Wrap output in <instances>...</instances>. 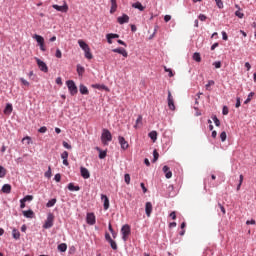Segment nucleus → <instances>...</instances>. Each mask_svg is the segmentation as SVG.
<instances>
[{
  "label": "nucleus",
  "mask_w": 256,
  "mask_h": 256,
  "mask_svg": "<svg viewBox=\"0 0 256 256\" xmlns=\"http://www.w3.org/2000/svg\"><path fill=\"white\" fill-rule=\"evenodd\" d=\"M220 139L224 143V141H227V132L223 131L220 134Z\"/></svg>",
  "instance_id": "obj_38"
},
{
  "label": "nucleus",
  "mask_w": 256,
  "mask_h": 256,
  "mask_svg": "<svg viewBox=\"0 0 256 256\" xmlns=\"http://www.w3.org/2000/svg\"><path fill=\"white\" fill-rule=\"evenodd\" d=\"M213 85H215V81H213V80H209L208 81V83L206 84V89H207V91H209V87H211V86H213Z\"/></svg>",
  "instance_id": "obj_45"
},
{
  "label": "nucleus",
  "mask_w": 256,
  "mask_h": 256,
  "mask_svg": "<svg viewBox=\"0 0 256 256\" xmlns=\"http://www.w3.org/2000/svg\"><path fill=\"white\" fill-rule=\"evenodd\" d=\"M79 91L81 93V95H89V89H87V86L81 84Z\"/></svg>",
  "instance_id": "obj_22"
},
{
  "label": "nucleus",
  "mask_w": 256,
  "mask_h": 256,
  "mask_svg": "<svg viewBox=\"0 0 256 256\" xmlns=\"http://www.w3.org/2000/svg\"><path fill=\"white\" fill-rule=\"evenodd\" d=\"M7 175V170L3 166H0V178L5 177Z\"/></svg>",
  "instance_id": "obj_36"
},
{
  "label": "nucleus",
  "mask_w": 256,
  "mask_h": 256,
  "mask_svg": "<svg viewBox=\"0 0 256 256\" xmlns=\"http://www.w3.org/2000/svg\"><path fill=\"white\" fill-rule=\"evenodd\" d=\"M118 141H119L120 147L123 151H127V149H129V142H127V140H125V137L119 136Z\"/></svg>",
  "instance_id": "obj_9"
},
{
  "label": "nucleus",
  "mask_w": 256,
  "mask_h": 256,
  "mask_svg": "<svg viewBox=\"0 0 256 256\" xmlns=\"http://www.w3.org/2000/svg\"><path fill=\"white\" fill-rule=\"evenodd\" d=\"M170 217L175 221V219H177V214L175 213V211L170 213Z\"/></svg>",
  "instance_id": "obj_61"
},
{
  "label": "nucleus",
  "mask_w": 256,
  "mask_h": 256,
  "mask_svg": "<svg viewBox=\"0 0 256 256\" xmlns=\"http://www.w3.org/2000/svg\"><path fill=\"white\" fill-rule=\"evenodd\" d=\"M38 131H39V133H47V127L42 126V127L39 128Z\"/></svg>",
  "instance_id": "obj_53"
},
{
  "label": "nucleus",
  "mask_w": 256,
  "mask_h": 256,
  "mask_svg": "<svg viewBox=\"0 0 256 256\" xmlns=\"http://www.w3.org/2000/svg\"><path fill=\"white\" fill-rule=\"evenodd\" d=\"M163 173H165L166 179H171L173 177V172H171V169L169 166H164L162 169Z\"/></svg>",
  "instance_id": "obj_15"
},
{
  "label": "nucleus",
  "mask_w": 256,
  "mask_h": 256,
  "mask_svg": "<svg viewBox=\"0 0 256 256\" xmlns=\"http://www.w3.org/2000/svg\"><path fill=\"white\" fill-rule=\"evenodd\" d=\"M52 7L53 9H55L56 11H59L60 13H67V11H69V5H67V2H64L62 6L53 4Z\"/></svg>",
  "instance_id": "obj_7"
},
{
  "label": "nucleus",
  "mask_w": 256,
  "mask_h": 256,
  "mask_svg": "<svg viewBox=\"0 0 256 256\" xmlns=\"http://www.w3.org/2000/svg\"><path fill=\"white\" fill-rule=\"evenodd\" d=\"M51 167H48V171L45 172L44 177H46L47 179H51Z\"/></svg>",
  "instance_id": "obj_42"
},
{
  "label": "nucleus",
  "mask_w": 256,
  "mask_h": 256,
  "mask_svg": "<svg viewBox=\"0 0 256 256\" xmlns=\"http://www.w3.org/2000/svg\"><path fill=\"white\" fill-rule=\"evenodd\" d=\"M115 11H117V0H111L110 13L113 14Z\"/></svg>",
  "instance_id": "obj_24"
},
{
  "label": "nucleus",
  "mask_w": 256,
  "mask_h": 256,
  "mask_svg": "<svg viewBox=\"0 0 256 256\" xmlns=\"http://www.w3.org/2000/svg\"><path fill=\"white\" fill-rule=\"evenodd\" d=\"M164 71H165L166 73H169V74H168L169 77H173V76H174L173 70H171V68H167V66H164Z\"/></svg>",
  "instance_id": "obj_39"
},
{
  "label": "nucleus",
  "mask_w": 256,
  "mask_h": 256,
  "mask_svg": "<svg viewBox=\"0 0 256 256\" xmlns=\"http://www.w3.org/2000/svg\"><path fill=\"white\" fill-rule=\"evenodd\" d=\"M101 199L102 201H104V210L107 211V209H109V198L107 197V195L102 194Z\"/></svg>",
  "instance_id": "obj_17"
},
{
  "label": "nucleus",
  "mask_w": 256,
  "mask_h": 256,
  "mask_svg": "<svg viewBox=\"0 0 256 256\" xmlns=\"http://www.w3.org/2000/svg\"><path fill=\"white\" fill-rule=\"evenodd\" d=\"M13 113V105L12 104H7L5 109H4V114L5 115H11Z\"/></svg>",
  "instance_id": "obj_19"
},
{
  "label": "nucleus",
  "mask_w": 256,
  "mask_h": 256,
  "mask_svg": "<svg viewBox=\"0 0 256 256\" xmlns=\"http://www.w3.org/2000/svg\"><path fill=\"white\" fill-rule=\"evenodd\" d=\"M105 239H106V241H108V243L113 240V239L111 238V235H109V233H106V234H105Z\"/></svg>",
  "instance_id": "obj_60"
},
{
  "label": "nucleus",
  "mask_w": 256,
  "mask_h": 256,
  "mask_svg": "<svg viewBox=\"0 0 256 256\" xmlns=\"http://www.w3.org/2000/svg\"><path fill=\"white\" fill-rule=\"evenodd\" d=\"M253 97H255V92H250L247 99L244 101L245 105H247V103H251V99H253Z\"/></svg>",
  "instance_id": "obj_32"
},
{
  "label": "nucleus",
  "mask_w": 256,
  "mask_h": 256,
  "mask_svg": "<svg viewBox=\"0 0 256 256\" xmlns=\"http://www.w3.org/2000/svg\"><path fill=\"white\" fill-rule=\"evenodd\" d=\"M235 15H236V17H239V19H243V17H245V14H243V12H241L239 10H237L235 12Z\"/></svg>",
  "instance_id": "obj_44"
},
{
  "label": "nucleus",
  "mask_w": 256,
  "mask_h": 256,
  "mask_svg": "<svg viewBox=\"0 0 256 256\" xmlns=\"http://www.w3.org/2000/svg\"><path fill=\"white\" fill-rule=\"evenodd\" d=\"M121 233L123 241H127V239H129V236L131 235V226H129V224H125L124 226H122Z\"/></svg>",
  "instance_id": "obj_5"
},
{
  "label": "nucleus",
  "mask_w": 256,
  "mask_h": 256,
  "mask_svg": "<svg viewBox=\"0 0 256 256\" xmlns=\"http://www.w3.org/2000/svg\"><path fill=\"white\" fill-rule=\"evenodd\" d=\"M192 58L196 63H201V54H199V52L194 53Z\"/></svg>",
  "instance_id": "obj_28"
},
{
  "label": "nucleus",
  "mask_w": 256,
  "mask_h": 256,
  "mask_svg": "<svg viewBox=\"0 0 256 256\" xmlns=\"http://www.w3.org/2000/svg\"><path fill=\"white\" fill-rule=\"evenodd\" d=\"M215 3L219 9H223V1L222 0H215Z\"/></svg>",
  "instance_id": "obj_47"
},
{
  "label": "nucleus",
  "mask_w": 256,
  "mask_h": 256,
  "mask_svg": "<svg viewBox=\"0 0 256 256\" xmlns=\"http://www.w3.org/2000/svg\"><path fill=\"white\" fill-rule=\"evenodd\" d=\"M22 213L24 217H26V219H33V217H35V213L33 212V210L23 211Z\"/></svg>",
  "instance_id": "obj_18"
},
{
  "label": "nucleus",
  "mask_w": 256,
  "mask_h": 256,
  "mask_svg": "<svg viewBox=\"0 0 256 256\" xmlns=\"http://www.w3.org/2000/svg\"><path fill=\"white\" fill-rule=\"evenodd\" d=\"M54 222H55V215H53V213H49L43 225V229H51V227H53Z\"/></svg>",
  "instance_id": "obj_4"
},
{
  "label": "nucleus",
  "mask_w": 256,
  "mask_h": 256,
  "mask_svg": "<svg viewBox=\"0 0 256 256\" xmlns=\"http://www.w3.org/2000/svg\"><path fill=\"white\" fill-rule=\"evenodd\" d=\"M112 51L113 53H119V55H123L124 57H129L127 50H125L124 48H115Z\"/></svg>",
  "instance_id": "obj_16"
},
{
  "label": "nucleus",
  "mask_w": 256,
  "mask_h": 256,
  "mask_svg": "<svg viewBox=\"0 0 256 256\" xmlns=\"http://www.w3.org/2000/svg\"><path fill=\"white\" fill-rule=\"evenodd\" d=\"M80 173L83 179H89V177H91V173L89 172V170L83 166L80 167Z\"/></svg>",
  "instance_id": "obj_12"
},
{
  "label": "nucleus",
  "mask_w": 256,
  "mask_h": 256,
  "mask_svg": "<svg viewBox=\"0 0 256 256\" xmlns=\"http://www.w3.org/2000/svg\"><path fill=\"white\" fill-rule=\"evenodd\" d=\"M145 211L147 217H151V213H153V204H151V202H146Z\"/></svg>",
  "instance_id": "obj_14"
},
{
  "label": "nucleus",
  "mask_w": 256,
  "mask_h": 256,
  "mask_svg": "<svg viewBox=\"0 0 256 256\" xmlns=\"http://www.w3.org/2000/svg\"><path fill=\"white\" fill-rule=\"evenodd\" d=\"M56 84L63 85V80L61 79V77L56 78Z\"/></svg>",
  "instance_id": "obj_58"
},
{
  "label": "nucleus",
  "mask_w": 256,
  "mask_h": 256,
  "mask_svg": "<svg viewBox=\"0 0 256 256\" xmlns=\"http://www.w3.org/2000/svg\"><path fill=\"white\" fill-rule=\"evenodd\" d=\"M62 145H63V147H65V149H72L71 144H69L65 141L62 143Z\"/></svg>",
  "instance_id": "obj_54"
},
{
  "label": "nucleus",
  "mask_w": 256,
  "mask_h": 256,
  "mask_svg": "<svg viewBox=\"0 0 256 256\" xmlns=\"http://www.w3.org/2000/svg\"><path fill=\"white\" fill-rule=\"evenodd\" d=\"M20 81L22 85H24L25 87H29L30 83L29 81L25 80V78H20Z\"/></svg>",
  "instance_id": "obj_46"
},
{
  "label": "nucleus",
  "mask_w": 256,
  "mask_h": 256,
  "mask_svg": "<svg viewBox=\"0 0 256 256\" xmlns=\"http://www.w3.org/2000/svg\"><path fill=\"white\" fill-rule=\"evenodd\" d=\"M101 141L103 145H109V142L113 141V135H111V132L108 129H103Z\"/></svg>",
  "instance_id": "obj_2"
},
{
  "label": "nucleus",
  "mask_w": 256,
  "mask_h": 256,
  "mask_svg": "<svg viewBox=\"0 0 256 256\" xmlns=\"http://www.w3.org/2000/svg\"><path fill=\"white\" fill-rule=\"evenodd\" d=\"M117 22L120 25H123L125 23H129V16L127 14H123L122 16L117 18Z\"/></svg>",
  "instance_id": "obj_13"
},
{
  "label": "nucleus",
  "mask_w": 256,
  "mask_h": 256,
  "mask_svg": "<svg viewBox=\"0 0 256 256\" xmlns=\"http://www.w3.org/2000/svg\"><path fill=\"white\" fill-rule=\"evenodd\" d=\"M96 151L99 152V159H105L107 157V150H101V148L96 147Z\"/></svg>",
  "instance_id": "obj_20"
},
{
  "label": "nucleus",
  "mask_w": 256,
  "mask_h": 256,
  "mask_svg": "<svg viewBox=\"0 0 256 256\" xmlns=\"http://www.w3.org/2000/svg\"><path fill=\"white\" fill-rule=\"evenodd\" d=\"M61 159H63V160L69 159V152L64 151V152L61 154Z\"/></svg>",
  "instance_id": "obj_48"
},
{
  "label": "nucleus",
  "mask_w": 256,
  "mask_h": 256,
  "mask_svg": "<svg viewBox=\"0 0 256 256\" xmlns=\"http://www.w3.org/2000/svg\"><path fill=\"white\" fill-rule=\"evenodd\" d=\"M134 127H135V129H137L139 127H143V116H141V115L138 116Z\"/></svg>",
  "instance_id": "obj_23"
},
{
  "label": "nucleus",
  "mask_w": 256,
  "mask_h": 256,
  "mask_svg": "<svg viewBox=\"0 0 256 256\" xmlns=\"http://www.w3.org/2000/svg\"><path fill=\"white\" fill-rule=\"evenodd\" d=\"M58 251H61V253H65V251H67V244L61 243L60 245H58Z\"/></svg>",
  "instance_id": "obj_30"
},
{
  "label": "nucleus",
  "mask_w": 256,
  "mask_h": 256,
  "mask_svg": "<svg viewBox=\"0 0 256 256\" xmlns=\"http://www.w3.org/2000/svg\"><path fill=\"white\" fill-rule=\"evenodd\" d=\"M12 235H13L14 239H20V237H21V233H19L17 229H13Z\"/></svg>",
  "instance_id": "obj_33"
},
{
  "label": "nucleus",
  "mask_w": 256,
  "mask_h": 256,
  "mask_svg": "<svg viewBox=\"0 0 256 256\" xmlns=\"http://www.w3.org/2000/svg\"><path fill=\"white\" fill-rule=\"evenodd\" d=\"M218 207L220 208V211L223 213V215H225V213H227V211L225 210V207L223 205H221V203L218 204Z\"/></svg>",
  "instance_id": "obj_51"
},
{
  "label": "nucleus",
  "mask_w": 256,
  "mask_h": 256,
  "mask_svg": "<svg viewBox=\"0 0 256 256\" xmlns=\"http://www.w3.org/2000/svg\"><path fill=\"white\" fill-rule=\"evenodd\" d=\"M198 18L200 21H207V16H205L204 14H200Z\"/></svg>",
  "instance_id": "obj_55"
},
{
  "label": "nucleus",
  "mask_w": 256,
  "mask_h": 256,
  "mask_svg": "<svg viewBox=\"0 0 256 256\" xmlns=\"http://www.w3.org/2000/svg\"><path fill=\"white\" fill-rule=\"evenodd\" d=\"M213 65L216 69H221V61L214 62Z\"/></svg>",
  "instance_id": "obj_52"
},
{
  "label": "nucleus",
  "mask_w": 256,
  "mask_h": 256,
  "mask_svg": "<svg viewBox=\"0 0 256 256\" xmlns=\"http://www.w3.org/2000/svg\"><path fill=\"white\" fill-rule=\"evenodd\" d=\"M108 35H109V37H111V39H119V34L110 33Z\"/></svg>",
  "instance_id": "obj_57"
},
{
  "label": "nucleus",
  "mask_w": 256,
  "mask_h": 256,
  "mask_svg": "<svg viewBox=\"0 0 256 256\" xmlns=\"http://www.w3.org/2000/svg\"><path fill=\"white\" fill-rule=\"evenodd\" d=\"M78 45L79 47H81L82 50H84L86 59H93V54L91 53V48L89 47V44H86L83 40H78Z\"/></svg>",
  "instance_id": "obj_1"
},
{
  "label": "nucleus",
  "mask_w": 256,
  "mask_h": 256,
  "mask_svg": "<svg viewBox=\"0 0 256 256\" xmlns=\"http://www.w3.org/2000/svg\"><path fill=\"white\" fill-rule=\"evenodd\" d=\"M124 181H125L126 185H129L131 183V175L125 174Z\"/></svg>",
  "instance_id": "obj_37"
},
{
  "label": "nucleus",
  "mask_w": 256,
  "mask_h": 256,
  "mask_svg": "<svg viewBox=\"0 0 256 256\" xmlns=\"http://www.w3.org/2000/svg\"><path fill=\"white\" fill-rule=\"evenodd\" d=\"M212 120L214 121L216 127H220L221 121H219V118H217V116H213Z\"/></svg>",
  "instance_id": "obj_40"
},
{
  "label": "nucleus",
  "mask_w": 256,
  "mask_h": 256,
  "mask_svg": "<svg viewBox=\"0 0 256 256\" xmlns=\"http://www.w3.org/2000/svg\"><path fill=\"white\" fill-rule=\"evenodd\" d=\"M33 39L38 43L40 50L45 52L47 51V48L45 47V38L39 34H34Z\"/></svg>",
  "instance_id": "obj_3"
},
{
  "label": "nucleus",
  "mask_w": 256,
  "mask_h": 256,
  "mask_svg": "<svg viewBox=\"0 0 256 256\" xmlns=\"http://www.w3.org/2000/svg\"><path fill=\"white\" fill-rule=\"evenodd\" d=\"M54 179H55V181H56L57 183H59V182L61 181V174H56V175L54 176Z\"/></svg>",
  "instance_id": "obj_56"
},
{
  "label": "nucleus",
  "mask_w": 256,
  "mask_h": 256,
  "mask_svg": "<svg viewBox=\"0 0 256 256\" xmlns=\"http://www.w3.org/2000/svg\"><path fill=\"white\" fill-rule=\"evenodd\" d=\"M86 221L88 225H95L96 223V218L94 213H88L86 216Z\"/></svg>",
  "instance_id": "obj_11"
},
{
  "label": "nucleus",
  "mask_w": 256,
  "mask_h": 256,
  "mask_svg": "<svg viewBox=\"0 0 256 256\" xmlns=\"http://www.w3.org/2000/svg\"><path fill=\"white\" fill-rule=\"evenodd\" d=\"M148 136L150 137V139H152V141L155 143V141H157V131H151Z\"/></svg>",
  "instance_id": "obj_29"
},
{
  "label": "nucleus",
  "mask_w": 256,
  "mask_h": 256,
  "mask_svg": "<svg viewBox=\"0 0 256 256\" xmlns=\"http://www.w3.org/2000/svg\"><path fill=\"white\" fill-rule=\"evenodd\" d=\"M108 243L114 251H117V242H115V240H110Z\"/></svg>",
  "instance_id": "obj_35"
},
{
  "label": "nucleus",
  "mask_w": 256,
  "mask_h": 256,
  "mask_svg": "<svg viewBox=\"0 0 256 256\" xmlns=\"http://www.w3.org/2000/svg\"><path fill=\"white\" fill-rule=\"evenodd\" d=\"M168 107L170 111H175V99H173V95L171 94V90H168Z\"/></svg>",
  "instance_id": "obj_8"
},
{
  "label": "nucleus",
  "mask_w": 256,
  "mask_h": 256,
  "mask_svg": "<svg viewBox=\"0 0 256 256\" xmlns=\"http://www.w3.org/2000/svg\"><path fill=\"white\" fill-rule=\"evenodd\" d=\"M222 114L223 115H229V108L227 106H223Z\"/></svg>",
  "instance_id": "obj_49"
},
{
  "label": "nucleus",
  "mask_w": 256,
  "mask_h": 256,
  "mask_svg": "<svg viewBox=\"0 0 256 256\" xmlns=\"http://www.w3.org/2000/svg\"><path fill=\"white\" fill-rule=\"evenodd\" d=\"M77 73L80 77H82V75L85 73V67L81 66V65H77Z\"/></svg>",
  "instance_id": "obj_27"
},
{
  "label": "nucleus",
  "mask_w": 256,
  "mask_h": 256,
  "mask_svg": "<svg viewBox=\"0 0 256 256\" xmlns=\"http://www.w3.org/2000/svg\"><path fill=\"white\" fill-rule=\"evenodd\" d=\"M171 19V15H165L164 16V21L166 22V23H169V20Z\"/></svg>",
  "instance_id": "obj_64"
},
{
  "label": "nucleus",
  "mask_w": 256,
  "mask_h": 256,
  "mask_svg": "<svg viewBox=\"0 0 256 256\" xmlns=\"http://www.w3.org/2000/svg\"><path fill=\"white\" fill-rule=\"evenodd\" d=\"M23 201L27 203V201H33V196L32 195H27L23 198Z\"/></svg>",
  "instance_id": "obj_50"
},
{
  "label": "nucleus",
  "mask_w": 256,
  "mask_h": 256,
  "mask_svg": "<svg viewBox=\"0 0 256 256\" xmlns=\"http://www.w3.org/2000/svg\"><path fill=\"white\" fill-rule=\"evenodd\" d=\"M153 163H155L159 159V152L157 150L153 151Z\"/></svg>",
  "instance_id": "obj_41"
},
{
  "label": "nucleus",
  "mask_w": 256,
  "mask_h": 256,
  "mask_svg": "<svg viewBox=\"0 0 256 256\" xmlns=\"http://www.w3.org/2000/svg\"><path fill=\"white\" fill-rule=\"evenodd\" d=\"M66 85L68 87L70 95L72 96L77 95L78 93L77 85H75V82L73 80L66 81Z\"/></svg>",
  "instance_id": "obj_6"
},
{
  "label": "nucleus",
  "mask_w": 256,
  "mask_h": 256,
  "mask_svg": "<svg viewBox=\"0 0 256 256\" xmlns=\"http://www.w3.org/2000/svg\"><path fill=\"white\" fill-rule=\"evenodd\" d=\"M68 189H69V191H80L81 190V188L79 186H75V184H73V183L68 184Z\"/></svg>",
  "instance_id": "obj_26"
},
{
  "label": "nucleus",
  "mask_w": 256,
  "mask_h": 256,
  "mask_svg": "<svg viewBox=\"0 0 256 256\" xmlns=\"http://www.w3.org/2000/svg\"><path fill=\"white\" fill-rule=\"evenodd\" d=\"M25 203L23 199L20 200V209H25Z\"/></svg>",
  "instance_id": "obj_62"
},
{
  "label": "nucleus",
  "mask_w": 256,
  "mask_h": 256,
  "mask_svg": "<svg viewBox=\"0 0 256 256\" xmlns=\"http://www.w3.org/2000/svg\"><path fill=\"white\" fill-rule=\"evenodd\" d=\"M35 59H36V63L38 65L40 71H43L44 73H47L49 71V68L47 67V64L39 58H35Z\"/></svg>",
  "instance_id": "obj_10"
},
{
  "label": "nucleus",
  "mask_w": 256,
  "mask_h": 256,
  "mask_svg": "<svg viewBox=\"0 0 256 256\" xmlns=\"http://www.w3.org/2000/svg\"><path fill=\"white\" fill-rule=\"evenodd\" d=\"M55 203H57V199L53 198L46 204V207H54Z\"/></svg>",
  "instance_id": "obj_34"
},
{
  "label": "nucleus",
  "mask_w": 256,
  "mask_h": 256,
  "mask_svg": "<svg viewBox=\"0 0 256 256\" xmlns=\"http://www.w3.org/2000/svg\"><path fill=\"white\" fill-rule=\"evenodd\" d=\"M2 193H11V185L10 184H4L2 186Z\"/></svg>",
  "instance_id": "obj_25"
},
{
  "label": "nucleus",
  "mask_w": 256,
  "mask_h": 256,
  "mask_svg": "<svg viewBox=\"0 0 256 256\" xmlns=\"http://www.w3.org/2000/svg\"><path fill=\"white\" fill-rule=\"evenodd\" d=\"M140 187L143 190V193H147V187H145V183H141Z\"/></svg>",
  "instance_id": "obj_59"
},
{
  "label": "nucleus",
  "mask_w": 256,
  "mask_h": 256,
  "mask_svg": "<svg viewBox=\"0 0 256 256\" xmlns=\"http://www.w3.org/2000/svg\"><path fill=\"white\" fill-rule=\"evenodd\" d=\"M132 7L134 9H138L139 11H145V6H143V4H141V2H136V3L132 4Z\"/></svg>",
  "instance_id": "obj_21"
},
{
  "label": "nucleus",
  "mask_w": 256,
  "mask_h": 256,
  "mask_svg": "<svg viewBox=\"0 0 256 256\" xmlns=\"http://www.w3.org/2000/svg\"><path fill=\"white\" fill-rule=\"evenodd\" d=\"M255 220L254 219H252V220H248L247 222H246V225H255Z\"/></svg>",
  "instance_id": "obj_63"
},
{
  "label": "nucleus",
  "mask_w": 256,
  "mask_h": 256,
  "mask_svg": "<svg viewBox=\"0 0 256 256\" xmlns=\"http://www.w3.org/2000/svg\"><path fill=\"white\" fill-rule=\"evenodd\" d=\"M92 87H93V89H104L105 91H108V88L105 85L93 84Z\"/></svg>",
  "instance_id": "obj_31"
},
{
  "label": "nucleus",
  "mask_w": 256,
  "mask_h": 256,
  "mask_svg": "<svg viewBox=\"0 0 256 256\" xmlns=\"http://www.w3.org/2000/svg\"><path fill=\"white\" fill-rule=\"evenodd\" d=\"M55 57H57V59H61L63 57V53L61 52L60 49L56 50Z\"/></svg>",
  "instance_id": "obj_43"
}]
</instances>
